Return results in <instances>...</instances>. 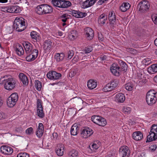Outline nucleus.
Listing matches in <instances>:
<instances>
[{
    "mask_svg": "<svg viewBox=\"0 0 157 157\" xmlns=\"http://www.w3.org/2000/svg\"><path fill=\"white\" fill-rule=\"evenodd\" d=\"M5 78V76L2 78L0 80L2 79V84H4V87L6 90H11L15 88L16 85V81L13 78Z\"/></svg>",
    "mask_w": 157,
    "mask_h": 157,
    "instance_id": "obj_1",
    "label": "nucleus"
},
{
    "mask_svg": "<svg viewBox=\"0 0 157 157\" xmlns=\"http://www.w3.org/2000/svg\"><path fill=\"white\" fill-rule=\"evenodd\" d=\"M36 10L38 14L43 15L51 13L53 9L51 6L47 4H41L36 7Z\"/></svg>",
    "mask_w": 157,
    "mask_h": 157,
    "instance_id": "obj_2",
    "label": "nucleus"
},
{
    "mask_svg": "<svg viewBox=\"0 0 157 157\" xmlns=\"http://www.w3.org/2000/svg\"><path fill=\"white\" fill-rule=\"evenodd\" d=\"M25 19L22 17L17 18H16L14 21L13 28L18 32L23 31L25 29Z\"/></svg>",
    "mask_w": 157,
    "mask_h": 157,
    "instance_id": "obj_3",
    "label": "nucleus"
},
{
    "mask_svg": "<svg viewBox=\"0 0 157 157\" xmlns=\"http://www.w3.org/2000/svg\"><path fill=\"white\" fill-rule=\"evenodd\" d=\"M149 133L148 142H151L157 139V125L154 124L152 125Z\"/></svg>",
    "mask_w": 157,
    "mask_h": 157,
    "instance_id": "obj_4",
    "label": "nucleus"
},
{
    "mask_svg": "<svg viewBox=\"0 0 157 157\" xmlns=\"http://www.w3.org/2000/svg\"><path fill=\"white\" fill-rule=\"evenodd\" d=\"M18 100V95L17 93H14L12 94L8 98L7 100V104L10 107H13L16 104Z\"/></svg>",
    "mask_w": 157,
    "mask_h": 157,
    "instance_id": "obj_5",
    "label": "nucleus"
},
{
    "mask_svg": "<svg viewBox=\"0 0 157 157\" xmlns=\"http://www.w3.org/2000/svg\"><path fill=\"white\" fill-rule=\"evenodd\" d=\"M137 9L142 13H145L147 10V1L146 0H143L138 4Z\"/></svg>",
    "mask_w": 157,
    "mask_h": 157,
    "instance_id": "obj_6",
    "label": "nucleus"
},
{
    "mask_svg": "<svg viewBox=\"0 0 157 157\" xmlns=\"http://www.w3.org/2000/svg\"><path fill=\"white\" fill-rule=\"evenodd\" d=\"M48 78L50 80H57L60 79L61 74L55 71H49L47 75Z\"/></svg>",
    "mask_w": 157,
    "mask_h": 157,
    "instance_id": "obj_7",
    "label": "nucleus"
},
{
    "mask_svg": "<svg viewBox=\"0 0 157 157\" xmlns=\"http://www.w3.org/2000/svg\"><path fill=\"white\" fill-rule=\"evenodd\" d=\"M37 116L42 118L44 116V113L43 111V108L41 105V101L40 99L37 100Z\"/></svg>",
    "mask_w": 157,
    "mask_h": 157,
    "instance_id": "obj_8",
    "label": "nucleus"
},
{
    "mask_svg": "<svg viewBox=\"0 0 157 157\" xmlns=\"http://www.w3.org/2000/svg\"><path fill=\"white\" fill-rule=\"evenodd\" d=\"M130 153V151L127 146L121 147L119 149V155L121 157H129Z\"/></svg>",
    "mask_w": 157,
    "mask_h": 157,
    "instance_id": "obj_9",
    "label": "nucleus"
},
{
    "mask_svg": "<svg viewBox=\"0 0 157 157\" xmlns=\"http://www.w3.org/2000/svg\"><path fill=\"white\" fill-rule=\"evenodd\" d=\"M84 33L86 37L88 40H91L94 36V32L93 29L90 27H86L84 29Z\"/></svg>",
    "mask_w": 157,
    "mask_h": 157,
    "instance_id": "obj_10",
    "label": "nucleus"
},
{
    "mask_svg": "<svg viewBox=\"0 0 157 157\" xmlns=\"http://www.w3.org/2000/svg\"><path fill=\"white\" fill-rule=\"evenodd\" d=\"M93 132V131L91 129L88 128L83 129L81 132V135L82 137L86 138L91 135Z\"/></svg>",
    "mask_w": 157,
    "mask_h": 157,
    "instance_id": "obj_11",
    "label": "nucleus"
},
{
    "mask_svg": "<svg viewBox=\"0 0 157 157\" xmlns=\"http://www.w3.org/2000/svg\"><path fill=\"white\" fill-rule=\"evenodd\" d=\"M23 45L25 50L26 54H29L32 52L33 49V45L28 42H24L23 43Z\"/></svg>",
    "mask_w": 157,
    "mask_h": 157,
    "instance_id": "obj_12",
    "label": "nucleus"
},
{
    "mask_svg": "<svg viewBox=\"0 0 157 157\" xmlns=\"http://www.w3.org/2000/svg\"><path fill=\"white\" fill-rule=\"evenodd\" d=\"M0 149L2 152L6 155H11L13 152V149L11 147L7 146H2Z\"/></svg>",
    "mask_w": 157,
    "mask_h": 157,
    "instance_id": "obj_13",
    "label": "nucleus"
},
{
    "mask_svg": "<svg viewBox=\"0 0 157 157\" xmlns=\"http://www.w3.org/2000/svg\"><path fill=\"white\" fill-rule=\"evenodd\" d=\"M110 70L112 73L115 75L118 76L119 71H120V67L117 66V64L113 63L110 67Z\"/></svg>",
    "mask_w": 157,
    "mask_h": 157,
    "instance_id": "obj_14",
    "label": "nucleus"
},
{
    "mask_svg": "<svg viewBox=\"0 0 157 157\" xmlns=\"http://www.w3.org/2000/svg\"><path fill=\"white\" fill-rule=\"evenodd\" d=\"M72 15L73 16L77 18H82L85 17L86 13H82L80 11L72 10L70 11L69 13Z\"/></svg>",
    "mask_w": 157,
    "mask_h": 157,
    "instance_id": "obj_15",
    "label": "nucleus"
},
{
    "mask_svg": "<svg viewBox=\"0 0 157 157\" xmlns=\"http://www.w3.org/2000/svg\"><path fill=\"white\" fill-rule=\"evenodd\" d=\"M19 77L24 86L28 85L29 83V80L26 75L23 73H20L19 74Z\"/></svg>",
    "mask_w": 157,
    "mask_h": 157,
    "instance_id": "obj_16",
    "label": "nucleus"
},
{
    "mask_svg": "<svg viewBox=\"0 0 157 157\" xmlns=\"http://www.w3.org/2000/svg\"><path fill=\"white\" fill-rule=\"evenodd\" d=\"M14 49L18 55H22L24 53L23 49L21 45L19 43L16 44L14 47Z\"/></svg>",
    "mask_w": 157,
    "mask_h": 157,
    "instance_id": "obj_17",
    "label": "nucleus"
},
{
    "mask_svg": "<svg viewBox=\"0 0 157 157\" xmlns=\"http://www.w3.org/2000/svg\"><path fill=\"white\" fill-rule=\"evenodd\" d=\"M52 43L49 40H46L44 42L43 48L45 52L49 51L51 49L52 46Z\"/></svg>",
    "mask_w": 157,
    "mask_h": 157,
    "instance_id": "obj_18",
    "label": "nucleus"
},
{
    "mask_svg": "<svg viewBox=\"0 0 157 157\" xmlns=\"http://www.w3.org/2000/svg\"><path fill=\"white\" fill-rule=\"evenodd\" d=\"M125 100V97L122 93H119L115 96V100L117 102L122 103Z\"/></svg>",
    "mask_w": 157,
    "mask_h": 157,
    "instance_id": "obj_19",
    "label": "nucleus"
},
{
    "mask_svg": "<svg viewBox=\"0 0 157 157\" xmlns=\"http://www.w3.org/2000/svg\"><path fill=\"white\" fill-rule=\"evenodd\" d=\"M64 146L62 144H59L57 147V149L56 151V152L58 155L61 156L63 155L64 149Z\"/></svg>",
    "mask_w": 157,
    "mask_h": 157,
    "instance_id": "obj_20",
    "label": "nucleus"
},
{
    "mask_svg": "<svg viewBox=\"0 0 157 157\" xmlns=\"http://www.w3.org/2000/svg\"><path fill=\"white\" fill-rule=\"evenodd\" d=\"M44 132V125L41 123H39L36 133V134L37 137L39 138L41 137Z\"/></svg>",
    "mask_w": 157,
    "mask_h": 157,
    "instance_id": "obj_21",
    "label": "nucleus"
},
{
    "mask_svg": "<svg viewBox=\"0 0 157 157\" xmlns=\"http://www.w3.org/2000/svg\"><path fill=\"white\" fill-rule=\"evenodd\" d=\"M97 85V82L94 80L90 79L87 82V86L89 89H93L95 88Z\"/></svg>",
    "mask_w": 157,
    "mask_h": 157,
    "instance_id": "obj_22",
    "label": "nucleus"
},
{
    "mask_svg": "<svg viewBox=\"0 0 157 157\" xmlns=\"http://www.w3.org/2000/svg\"><path fill=\"white\" fill-rule=\"evenodd\" d=\"M19 7L18 6H11L6 10V11L10 13H18L19 12Z\"/></svg>",
    "mask_w": 157,
    "mask_h": 157,
    "instance_id": "obj_23",
    "label": "nucleus"
},
{
    "mask_svg": "<svg viewBox=\"0 0 157 157\" xmlns=\"http://www.w3.org/2000/svg\"><path fill=\"white\" fill-rule=\"evenodd\" d=\"M133 139L136 140H141L143 137V134L140 131L134 132L132 134Z\"/></svg>",
    "mask_w": 157,
    "mask_h": 157,
    "instance_id": "obj_24",
    "label": "nucleus"
},
{
    "mask_svg": "<svg viewBox=\"0 0 157 157\" xmlns=\"http://www.w3.org/2000/svg\"><path fill=\"white\" fill-rule=\"evenodd\" d=\"M131 6L130 5L128 2H123L120 6V9L123 12H125L128 10Z\"/></svg>",
    "mask_w": 157,
    "mask_h": 157,
    "instance_id": "obj_25",
    "label": "nucleus"
},
{
    "mask_svg": "<svg viewBox=\"0 0 157 157\" xmlns=\"http://www.w3.org/2000/svg\"><path fill=\"white\" fill-rule=\"evenodd\" d=\"M61 2L60 8H67L71 5V3L69 1L61 0Z\"/></svg>",
    "mask_w": 157,
    "mask_h": 157,
    "instance_id": "obj_26",
    "label": "nucleus"
},
{
    "mask_svg": "<svg viewBox=\"0 0 157 157\" xmlns=\"http://www.w3.org/2000/svg\"><path fill=\"white\" fill-rule=\"evenodd\" d=\"M107 20V17H105L104 14H101L98 19V22L100 25L105 24Z\"/></svg>",
    "mask_w": 157,
    "mask_h": 157,
    "instance_id": "obj_27",
    "label": "nucleus"
},
{
    "mask_svg": "<svg viewBox=\"0 0 157 157\" xmlns=\"http://www.w3.org/2000/svg\"><path fill=\"white\" fill-rule=\"evenodd\" d=\"M109 19L110 24L113 25L116 21V18L115 13L111 12L109 14Z\"/></svg>",
    "mask_w": 157,
    "mask_h": 157,
    "instance_id": "obj_28",
    "label": "nucleus"
},
{
    "mask_svg": "<svg viewBox=\"0 0 157 157\" xmlns=\"http://www.w3.org/2000/svg\"><path fill=\"white\" fill-rule=\"evenodd\" d=\"M78 127L77 125L75 124L72 126L71 130V135L75 136L78 133Z\"/></svg>",
    "mask_w": 157,
    "mask_h": 157,
    "instance_id": "obj_29",
    "label": "nucleus"
},
{
    "mask_svg": "<svg viewBox=\"0 0 157 157\" xmlns=\"http://www.w3.org/2000/svg\"><path fill=\"white\" fill-rule=\"evenodd\" d=\"M119 63L120 66V71H124L126 72L127 68V65L126 63L122 60L119 61Z\"/></svg>",
    "mask_w": 157,
    "mask_h": 157,
    "instance_id": "obj_30",
    "label": "nucleus"
},
{
    "mask_svg": "<svg viewBox=\"0 0 157 157\" xmlns=\"http://www.w3.org/2000/svg\"><path fill=\"white\" fill-rule=\"evenodd\" d=\"M64 55L63 53H57L55 56V59L57 62L62 61L64 58Z\"/></svg>",
    "mask_w": 157,
    "mask_h": 157,
    "instance_id": "obj_31",
    "label": "nucleus"
},
{
    "mask_svg": "<svg viewBox=\"0 0 157 157\" xmlns=\"http://www.w3.org/2000/svg\"><path fill=\"white\" fill-rule=\"evenodd\" d=\"M157 100V97L151 98L150 96L148 97V105L150 106L155 104Z\"/></svg>",
    "mask_w": 157,
    "mask_h": 157,
    "instance_id": "obj_32",
    "label": "nucleus"
},
{
    "mask_svg": "<svg viewBox=\"0 0 157 157\" xmlns=\"http://www.w3.org/2000/svg\"><path fill=\"white\" fill-rule=\"evenodd\" d=\"M68 155L69 157H77L78 152L75 150H72L68 152Z\"/></svg>",
    "mask_w": 157,
    "mask_h": 157,
    "instance_id": "obj_33",
    "label": "nucleus"
},
{
    "mask_svg": "<svg viewBox=\"0 0 157 157\" xmlns=\"http://www.w3.org/2000/svg\"><path fill=\"white\" fill-rule=\"evenodd\" d=\"M101 117L99 116H93L91 117V120L94 123L98 124Z\"/></svg>",
    "mask_w": 157,
    "mask_h": 157,
    "instance_id": "obj_34",
    "label": "nucleus"
},
{
    "mask_svg": "<svg viewBox=\"0 0 157 157\" xmlns=\"http://www.w3.org/2000/svg\"><path fill=\"white\" fill-rule=\"evenodd\" d=\"M113 90V89L112 88V86L109 83L106 84L103 88V90L105 92L110 91Z\"/></svg>",
    "mask_w": 157,
    "mask_h": 157,
    "instance_id": "obj_35",
    "label": "nucleus"
},
{
    "mask_svg": "<svg viewBox=\"0 0 157 157\" xmlns=\"http://www.w3.org/2000/svg\"><path fill=\"white\" fill-rule=\"evenodd\" d=\"M109 83L112 86V88L114 89L117 86L119 83L117 80L113 79Z\"/></svg>",
    "mask_w": 157,
    "mask_h": 157,
    "instance_id": "obj_36",
    "label": "nucleus"
},
{
    "mask_svg": "<svg viewBox=\"0 0 157 157\" xmlns=\"http://www.w3.org/2000/svg\"><path fill=\"white\" fill-rule=\"evenodd\" d=\"M77 36V32L76 30H73L71 31V34L69 35V37L72 40L75 39Z\"/></svg>",
    "mask_w": 157,
    "mask_h": 157,
    "instance_id": "obj_37",
    "label": "nucleus"
},
{
    "mask_svg": "<svg viewBox=\"0 0 157 157\" xmlns=\"http://www.w3.org/2000/svg\"><path fill=\"white\" fill-rule=\"evenodd\" d=\"M98 122V124L101 126H104L107 124L106 119L101 117L100 118V121Z\"/></svg>",
    "mask_w": 157,
    "mask_h": 157,
    "instance_id": "obj_38",
    "label": "nucleus"
},
{
    "mask_svg": "<svg viewBox=\"0 0 157 157\" xmlns=\"http://www.w3.org/2000/svg\"><path fill=\"white\" fill-rule=\"evenodd\" d=\"M35 86L37 90L40 91L42 87L41 82L38 80L35 81Z\"/></svg>",
    "mask_w": 157,
    "mask_h": 157,
    "instance_id": "obj_39",
    "label": "nucleus"
},
{
    "mask_svg": "<svg viewBox=\"0 0 157 157\" xmlns=\"http://www.w3.org/2000/svg\"><path fill=\"white\" fill-rule=\"evenodd\" d=\"M61 0H52V3L55 6L60 8Z\"/></svg>",
    "mask_w": 157,
    "mask_h": 157,
    "instance_id": "obj_40",
    "label": "nucleus"
},
{
    "mask_svg": "<svg viewBox=\"0 0 157 157\" xmlns=\"http://www.w3.org/2000/svg\"><path fill=\"white\" fill-rule=\"evenodd\" d=\"M156 92L154 90H150L148 91V95L151 98L156 97Z\"/></svg>",
    "mask_w": 157,
    "mask_h": 157,
    "instance_id": "obj_41",
    "label": "nucleus"
},
{
    "mask_svg": "<svg viewBox=\"0 0 157 157\" xmlns=\"http://www.w3.org/2000/svg\"><path fill=\"white\" fill-rule=\"evenodd\" d=\"M83 54L82 52H80L78 55H75L72 59L73 62H77L79 59L81 58V56H82Z\"/></svg>",
    "mask_w": 157,
    "mask_h": 157,
    "instance_id": "obj_42",
    "label": "nucleus"
},
{
    "mask_svg": "<svg viewBox=\"0 0 157 157\" xmlns=\"http://www.w3.org/2000/svg\"><path fill=\"white\" fill-rule=\"evenodd\" d=\"M30 35L32 39L35 40H36L37 37L39 36L38 33L35 31H32Z\"/></svg>",
    "mask_w": 157,
    "mask_h": 157,
    "instance_id": "obj_43",
    "label": "nucleus"
},
{
    "mask_svg": "<svg viewBox=\"0 0 157 157\" xmlns=\"http://www.w3.org/2000/svg\"><path fill=\"white\" fill-rule=\"evenodd\" d=\"M91 6L89 2V0H86L82 3V8H86Z\"/></svg>",
    "mask_w": 157,
    "mask_h": 157,
    "instance_id": "obj_44",
    "label": "nucleus"
},
{
    "mask_svg": "<svg viewBox=\"0 0 157 157\" xmlns=\"http://www.w3.org/2000/svg\"><path fill=\"white\" fill-rule=\"evenodd\" d=\"M26 59L27 61L29 62H30L34 60L35 59L32 56V55H31L30 53L29 54H26Z\"/></svg>",
    "mask_w": 157,
    "mask_h": 157,
    "instance_id": "obj_45",
    "label": "nucleus"
},
{
    "mask_svg": "<svg viewBox=\"0 0 157 157\" xmlns=\"http://www.w3.org/2000/svg\"><path fill=\"white\" fill-rule=\"evenodd\" d=\"M31 55H32V56L35 59L37 56L38 54V50L36 49H33L32 50V52H30Z\"/></svg>",
    "mask_w": 157,
    "mask_h": 157,
    "instance_id": "obj_46",
    "label": "nucleus"
},
{
    "mask_svg": "<svg viewBox=\"0 0 157 157\" xmlns=\"http://www.w3.org/2000/svg\"><path fill=\"white\" fill-rule=\"evenodd\" d=\"M133 85L131 83H128L125 85L126 89L128 91H131L132 90Z\"/></svg>",
    "mask_w": 157,
    "mask_h": 157,
    "instance_id": "obj_47",
    "label": "nucleus"
},
{
    "mask_svg": "<svg viewBox=\"0 0 157 157\" xmlns=\"http://www.w3.org/2000/svg\"><path fill=\"white\" fill-rule=\"evenodd\" d=\"M148 69L152 70V71L154 72H157V64H153L150 67H149Z\"/></svg>",
    "mask_w": 157,
    "mask_h": 157,
    "instance_id": "obj_48",
    "label": "nucleus"
},
{
    "mask_svg": "<svg viewBox=\"0 0 157 157\" xmlns=\"http://www.w3.org/2000/svg\"><path fill=\"white\" fill-rule=\"evenodd\" d=\"M17 157H29V155L26 153H20L18 154Z\"/></svg>",
    "mask_w": 157,
    "mask_h": 157,
    "instance_id": "obj_49",
    "label": "nucleus"
},
{
    "mask_svg": "<svg viewBox=\"0 0 157 157\" xmlns=\"http://www.w3.org/2000/svg\"><path fill=\"white\" fill-rule=\"evenodd\" d=\"M74 55V52L73 51H69L68 52V59H70Z\"/></svg>",
    "mask_w": 157,
    "mask_h": 157,
    "instance_id": "obj_50",
    "label": "nucleus"
},
{
    "mask_svg": "<svg viewBox=\"0 0 157 157\" xmlns=\"http://www.w3.org/2000/svg\"><path fill=\"white\" fill-rule=\"evenodd\" d=\"M77 71V70H75L73 71H71L69 74V76L71 77L74 76L76 74Z\"/></svg>",
    "mask_w": 157,
    "mask_h": 157,
    "instance_id": "obj_51",
    "label": "nucleus"
},
{
    "mask_svg": "<svg viewBox=\"0 0 157 157\" xmlns=\"http://www.w3.org/2000/svg\"><path fill=\"white\" fill-rule=\"evenodd\" d=\"M157 146L156 145H153L149 147V150L151 151H153L155 150L157 148Z\"/></svg>",
    "mask_w": 157,
    "mask_h": 157,
    "instance_id": "obj_52",
    "label": "nucleus"
},
{
    "mask_svg": "<svg viewBox=\"0 0 157 157\" xmlns=\"http://www.w3.org/2000/svg\"><path fill=\"white\" fill-rule=\"evenodd\" d=\"M89 147L91 150H96L98 148V146L95 144H93L91 146L92 149L90 147V146Z\"/></svg>",
    "mask_w": 157,
    "mask_h": 157,
    "instance_id": "obj_53",
    "label": "nucleus"
},
{
    "mask_svg": "<svg viewBox=\"0 0 157 157\" xmlns=\"http://www.w3.org/2000/svg\"><path fill=\"white\" fill-rule=\"evenodd\" d=\"M33 129L32 128L30 127L29 128H28L26 130V133L27 134L30 135L33 132Z\"/></svg>",
    "mask_w": 157,
    "mask_h": 157,
    "instance_id": "obj_54",
    "label": "nucleus"
},
{
    "mask_svg": "<svg viewBox=\"0 0 157 157\" xmlns=\"http://www.w3.org/2000/svg\"><path fill=\"white\" fill-rule=\"evenodd\" d=\"M151 18L154 23L157 25V17L155 15H152Z\"/></svg>",
    "mask_w": 157,
    "mask_h": 157,
    "instance_id": "obj_55",
    "label": "nucleus"
},
{
    "mask_svg": "<svg viewBox=\"0 0 157 157\" xmlns=\"http://www.w3.org/2000/svg\"><path fill=\"white\" fill-rule=\"evenodd\" d=\"M93 50L92 48L91 47L86 48L85 49V53H89L90 52Z\"/></svg>",
    "mask_w": 157,
    "mask_h": 157,
    "instance_id": "obj_56",
    "label": "nucleus"
},
{
    "mask_svg": "<svg viewBox=\"0 0 157 157\" xmlns=\"http://www.w3.org/2000/svg\"><path fill=\"white\" fill-rule=\"evenodd\" d=\"M6 116L5 114L3 112H0V120H3L5 119Z\"/></svg>",
    "mask_w": 157,
    "mask_h": 157,
    "instance_id": "obj_57",
    "label": "nucleus"
},
{
    "mask_svg": "<svg viewBox=\"0 0 157 157\" xmlns=\"http://www.w3.org/2000/svg\"><path fill=\"white\" fill-rule=\"evenodd\" d=\"M130 108L129 107L127 108H124L123 110L124 112L125 113H130Z\"/></svg>",
    "mask_w": 157,
    "mask_h": 157,
    "instance_id": "obj_58",
    "label": "nucleus"
},
{
    "mask_svg": "<svg viewBox=\"0 0 157 157\" xmlns=\"http://www.w3.org/2000/svg\"><path fill=\"white\" fill-rule=\"evenodd\" d=\"M76 101L78 103H83V101L80 98H77L76 99Z\"/></svg>",
    "mask_w": 157,
    "mask_h": 157,
    "instance_id": "obj_59",
    "label": "nucleus"
},
{
    "mask_svg": "<svg viewBox=\"0 0 157 157\" xmlns=\"http://www.w3.org/2000/svg\"><path fill=\"white\" fill-rule=\"evenodd\" d=\"M96 0H89V2L91 6L93 5L96 2Z\"/></svg>",
    "mask_w": 157,
    "mask_h": 157,
    "instance_id": "obj_60",
    "label": "nucleus"
},
{
    "mask_svg": "<svg viewBox=\"0 0 157 157\" xmlns=\"http://www.w3.org/2000/svg\"><path fill=\"white\" fill-rule=\"evenodd\" d=\"M68 15L67 14H64L60 16V17L61 18H68V17H67Z\"/></svg>",
    "mask_w": 157,
    "mask_h": 157,
    "instance_id": "obj_61",
    "label": "nucleus"
},
{
    "mask_svg": "<svg viewBox=\"0 0 157 157\" xmlns=\"http://www.w3.org/2000/svg\"><path fill=\"white\" fill-rule=\"evenodd\" d=\"M107 58L106 56H101L100 57V59L101 61H103L106 59Z\"/></svg>",
    "mask_w": 157,
    "mask_h": 157,
    "instance_id": "obj_62",
    "label": "nucleus"
},
{
    "mask_svg": "<svg viewBox=\"0 0 157 157\" xmlns=\"http://www.w3.org/2000/svg\"><path fill=\"white\" fill-rule=\"evenodd\" d=\"M148 52H149V53L150 54L151 53H152L154 51V49L152 48H151V47H149L148 48Z\"/></svg>",
    "mask_w": 157,
    "mask_h": 157,
    "instance_id": "obj_63",
    "label": "nucleus"
},
{
    "mask_svg": "<svg viewBox=\"0 0 157 157\" xmlns=\"http://www.w3.org/2000/svg\"><path fill=\"white\" fill-rule=\"evenodd\" d=\"M105 1L104 0H100L98 2V3L99 5H101L103 3H104Z\"/></svg>",
    "mask_w": 157,
    "mask_h": 157,
    "instance_id": "obj_64",
    "label": "nucleus"
}]
</instances>
